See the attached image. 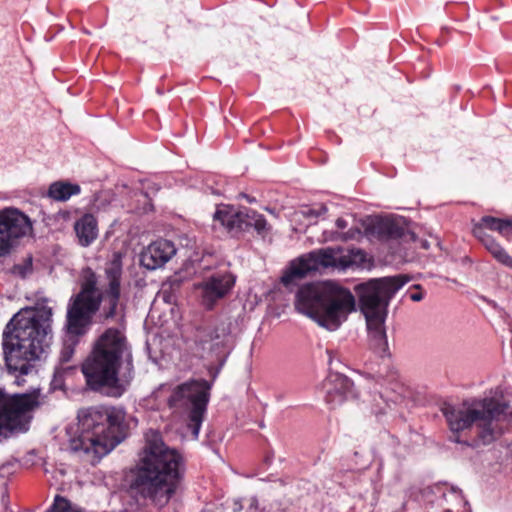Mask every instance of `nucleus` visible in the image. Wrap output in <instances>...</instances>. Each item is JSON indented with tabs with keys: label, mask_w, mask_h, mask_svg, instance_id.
Masks as SVG:
<instances>
[{
	"label": "nucleus",
	"mask_w": 512,
	"mask_h": 512,
	"mask_svg": "<svg viewBox=\"0 0 512 512\" xmlns=\"http://www.w3.org/2000/svg\"><path fill=\"white\" fill-rule=\"evenodd\" d=\"M499 232L502 236L509 238L512 236V220L499 219L492 216H484L481 219L480 226Z\"/></svg>",
	"instance_id": "nucleus-23"
},
{
	"label": "nucleus",
	"mask_w": 512,
	"mask_h": 512,
	"mask_svg": "<svg viewBox=\"0 0 512 512\" xmlns=\"http://www.w3.org/2000/svg\"><path fill=\"white\" fill-rule=\"evenodd\" d=\"M348 226V222L346 219L344 218H338L336 220V227L339 229V230H343L345 229L346 227Z\"/></svg>",
	"instance_id": "nucleus-28"
},
{
	"label": "nucleus",
	"mask_w": 512,
	"mask_h": 512,
	"mask_svg": "<svg viewBox=\"0 0 512 512\" xmlns=\"http://www.w3.org/2000/svg\"><path fill=\"white\" fill-rule=\"evenodd\" d=\"M405 283L402 276H390L370 279L355 286L373 347L381 356H385L388 350L385 330L388 306Z\"/></svg>",
	"instance_id": "nucleus-7"
},
{
	"label": "nucleus",
	"mask_w": 512,
	"mask_h": 512,
	"mask_svg": "<svg viewBox=\"0 0 512 512\" xmlns=\"http://www.w3.org/2000/svg\"><path fill=\"white\" fill-rule=\"evenodd\" d=\"M72 219V212L69 210H60L52 216L49 220H52L59 229L65 227Z\"/></svg>",
	"instance_id": "nucleus-26"
},
{
	"label": "nucleus",
	"mask_w": 512,
	"mask_h": 512,
	"mask_svg": "<svg viewBox=\"0 0 512 512\" xmlns=\"http://www.w3.org/2000/svg\"><path fill=\"white\" fill-rule=\"evenodd\" d=\"M361 235V231L358 228H350L347 232H337L331 240H342L347 241L351 239H356Z\"/></svg>",
	"instance_id": "nucleus-27"
},
{
	"label": "nucleus",
	"mask_w": 512,
	"mask_h": 512,
	"mask_svg": "<svg viewBox=\"0 0 512 512\" xmlns=\"http://www.w3.org/2000/svg\"><path fill=\"white\" fill-rule=\"evenodd\" d=\"M80 193L81 187L78 184L60 180L50 184L46 195L54 201L66 202L72 196L79 195Z\"/></svg>",
	"instance_id": "nucleus-21"
},
{
	"label": "nucleus",
	"mask_w": 512,
	"mask_h": 512,
	"mask_svg": "<svg viewBox=\"0 0 512 512\" xmlns=\"http://www.w3.org/2000/svg\"><path fill=\"white\" fill-rule=\"evenodd\" d=\"M327 211L326 206L319 205L318 207H303L295 213V217L302 216L308 220L309 224L315 222L318 217L325 214Z\"/></svg>",
	"instance_id": "nucleus-25"
},
{
	"label": "nucleus",
	"mask_w": 512,
	"mask_h": 512,
	"mask_svg": "<svg viewBox=\"0 0 512 512\" xmlns=\"http://www.w3.org/2000/svg\"><path fill=\"white\" fill-rule=\"evenodd\" d=\"M229 337V324L225 322L210 324L196 330L195 345L202 355L214 353L227 345Z\"/></svg>",
	"instance_id": "nucleus-15"
},
{
	"label": "nucleus",
	"mask_w": 512,
	"mask_h": 512,
	"mask_svg": "<svg viewBox=\"0 0 512 512\" xmlns=\"http://www.w3.org/2000/svg\"><path fill=\"white\" fill-rule=\"evenodd\" d=\"M474 233L481 239L485 248L493 255V257L497 261H499L500 263L507 267L512 268V258L510 257V255L498 242H496L490 236H481L482 228L480 225L478 227H475Z\"/></svg>",
	"instance_id": "nucleus-22"
},
{
	"label": "nucleus",
	"mask_w": 512,
	"mask_h": 512,
	"mask_svg": "<svg viewBox=\"0 0 512 512\" xmlns=\"http://www.w3.org/2000/svg\"><path fill=\"white\" fill-rule=\"evenodd\" d=\"M52 310L49 307L24 308L17 312L3 331V354L9 374L22 385L23 376L35 370L52 341Z\"/></svg>",
	"instance_id": "nucleus-1"
},
{
	"label": "nucleus",
	"mask_w": 512,
	"mask_h": 512,
	"mask_svg": "<svg viewBox=\"0 0 512 512\" xmlns=\"http://www.w3.org/2000/svg\"><path fill=\"white\" fill-rule=\"evenodd\" d=\"M379 232L386 234L390 238H398L403 234V228L397 222L391 219H382L379 221Z\"/></svg>",
	"instance_id": "nucleus-24"
},
{
	"label": "nucleus",
	"mask_w": 512,
	"mask_h": 512,
	"mask_svg": "<svg viewBox=\"0 0 512 512\" xmlns=\"http://www.w3.org/2000/svg\"><path fill=\"white\" fill-rule=\"evenodd\" d=\"M184 474L185 461L180 452L153 433L144 447L133 487L143 498L162 508L176 493Z\"/></svg>",
	"instance_id": "nucleus-4"
},
{
	"label": "nucleus",
	"mask_w": 512,
	"mask_h": 512,
	"mask_svg": "<svg viewBox=\"0 0 512 512\" xmlns=\"http://www.w3.org/2000/svg\"><path fill=\"white\" fill-rule=\"evenodd\" d=\"M31 219L14 207L0 209V257L10 253L21 238L32 235Z\"/></svg>",
	"instance_id": "nucleus-12"
},
{
	"label": "nucleus",
	"mask_w": 512,
	"mask_h": 512,
	"mask_svg": "<svg viewBox=\"0 0 512 512\" xmlns=\"http://www.w3.org/2000/svg\"><path fill=\"white\" fill-rule=\"evenodd\" d=\"M213 219L229 232H238L249 227L261 232L266 229L267 225L264 216L255 210L246 207L235 208L224 204L217 206Z\"/></svg>",
	"instance_id": "nucleus-13"
},
{
	"label": "nucleus",
	"mask_w": 512,
	"mask_h": 512,
	"mask_svg": "<svg viewBox=\"0 0 512 512\" xmlns=\"http://www.w3.org/2000/svg\"><path fill=\"white\" fill-rule=\"evenodd\" d=\"M97 280L93 273L86 277L82 284L81 292L76 296L73 304L67 312V331L71 343L64 344L60 354L62 362H68L74 353L75 336L85 332L89 325L92 315L99 309L102 296L96 287Z\"/></svg>",
	"instance_id": "nucleus-9"
},
{
	"label": "nucleus",
	"mask_w": 512,
	"mask_h": 512,
	"mask_svg": "<svg viewBox=\"0 0 512 512\" xmlns=\"http://www.w3.org/2000/svg\"><path fill=\"white\" fill-rule=\"evenodd\" d=\"M106 277L109 281V288L104 295L105 306L104 317L106 319L114 317L120 296V279L122 275V263L119 255H115L105 269Z\"/></svg>",
	"instance_id": "nucleus-17"
},
{
	"label": "nucleus",
	"mask_w": 512,
	"mask_h": 512,
	"mask_svg": "<svg viewBox=\"0 0 512 512\" xmlns=\"http://www.w3.org/2000/svg\"><path fill=\"white\" fill-rule=\"evenodd\" d=\"M234 506H235V507H234V511H238V510H240V508H241L240 506H238V504H237V503H235V504H234Z\"/></svg>",
	"instance_id": "nucleus-31"
},
{
	"label": "nucleus",
	"mask_w": 512,
	"mask_h": 512,
	"mask_svg": "<svg viewBox=\"0 0 512 512\" xmlns=\"http://www.w3.org/2000/svg\"><path fill=\"white\" fill-rule=\"evenodd\" d=\"M410 299H411L412 301L418 302V301H420V300H422V299H423V294H422L421 292L412 293V294L410 295Z\"/></svg>",
	"instance_id": "nucleus-29"
},
{
	"label": "nucleus",
	"mask_w": 512,
	"mask_h": 512,
	"mask_svg": "<svg viewBox=\"0 0 512 512\" xmlns=\"http://www.w3.org/2000/svg\"><path fill=\"white\" fill-rule=\"evenodd\" d=\"M74 230L81 246L87 247L98 236L97 220L92 214L87 213L75 222Z\"/></svg>",
	"instance_id": "nucleus-19"
},
{
	"label": "nucleus",
	"mask_w": 512,
	"mask_h": 512,
	"mask_svg": "<svg viewBox=\"0 0 512 512\" xmlns=\"http://www.w3.org/2000/svg\"><path fill=\"white\" fill-rule=\"evenodd\" d=\"M443 512H452L451 509H445Z\"/></svg>",
	"instance_id": "nucleus-32"
},
{
	"label": "nucleus",
	"mask_w": 512,
	"mask_h": 512,
	"mask_svg": "<svg viewBox=\"0 0 512 512\" xmlns=\"http://www.w3.org/2000/svg\"><path fill=\"white\" fill-rule=\"evenodd\" d=\"M175 254L176 248L173 242L159 239L144 249L140 255V262L148 270H155L163 267Z\"/></svg>",
	"instance_id": "nucleus-18"
},
{
	"label": "nucleus",
	"mask_w": 512,
	"mask_h": 512,
	"mask_svg": "<svg viewBox=\"0 0 512 512\" xmlns=\"http://www.w3.org/2000/svg\"><path fill=\"white\" fill-rule=\"evenodd\" d=\"M426 492H430L435 495L438 504L448 503L458 506L464 504L461 490L447 484L434 485L433 487L427 488Z\"/></svg>",
	"instance_id": "nucleus-20"
},
{
	"label": "nucleus",
	"mask_w": 512,
	"mask_h": 512,
	"mask_svg": "<svg viewBox=\"0 0 512 512\" xmlns=\"http://www.w3.org/2000/svg\"><path fill=\"white\" fill-rule=\"evenodd\" d=\"M327 354H328V356H329V364H331V362H332V354H333V352H332V351H330V350H327Z\"/></svg>",
	"instance_id": "nucleus-30"
},
{
	"label": "nucleus",
	"mask_w": 512,
	"mask_h": 512,
	"mask_svg": "<svg viewBox=\"0 0 512 512\" xmlns=\"http://www.w3.org/2000/svg\"><path fill=\"white\" fill-rule=\"evenodd\" d=\"M366 254L361 249H348L343 247H327L313 250L293 260L281 277L286 287L311 272L332 268L338 271L363 267Z\"/></svg>",
	"instance_id": "nucleus-8"
},
{
	"label": "nucleus",
	"mask_w": 512,
	"mask_h": 512,
	"mask_svg": "<svg viewBox=\"0 0 512 512\" xmlns=\"http://www.w3.org/2000/svg\"><path fill=\"white\" fill-rule=\"evenodd\" d=\"M125 410L115 406L82 408L77 414V426L67 429L69 448L74 452L92 453L101 458L123 439Z\"/></svg>",
	"instance_id": "nucleus-5"
},
{
	"label": "nucleus",
	"mask_w": 512,
	"mask_h": 512,
	"mask_svg": "<svg viewBox=\"0 0 512 512\" xmlns=\"http://www.w3.org/2000/svg\"><path fill=\"white\" fill-rule=\"evenodd\" d=\"M81 371L90 390L120 397L134 376L131 350L123 332L109 328L101 334Z\"/></svg>",
	"instance_id": "nucleus-2"
},
{
	"label": "nucleus",
	"mask_w": 512,
	"mask_h": 512,
	"mask_svg": "<svg viewBox=\"0 0 512 512\" xmlns=\"http://www.w3.org/2000/svg\"><path fill=\"white\" fill-rule=\"evenodd\" d=\"M235 284V277L229 272L215 273L196 285L200 291L201 302L212 309L216 302L225 297Z\"/></svg>",
	"instance_id": "nucleus-14"
},
{
	"label": "nucleus",
	"mask_w": 512,
	"mask_h": 512,
	"mask_svg": "<svg viewBox=\"0 0 512 512\" xmlns=\"http://www.w3.org/2000/svg\"><path fill=\"white\" fill-rule=\"evenodd\" d=\"M43 403L40 389L13 395L0 389V441L7 439L14 431H26L32 412Z\"/></svg>",
	"instance_id": "nucleus-10"
},
{
	"label": "nucleus",
	"mask_w": 512,
	"mask_h": 512,
	"mask_svg": "<svg viewBox=\"0 0 512 512\" xmlns=\"http://www.w3.org/2000/svg\"><path fill=\"white\" fill-rule=\"evenodd\" d=\"M355 307L351 291L333 281L306 284L296 293L295 309L330 331L337 330Z\"/></svg>",
	"instance_id": "nucleus-6"
},
{
	"label": "nucleus",
	"mask_w": 512,
	"mask_h": 512,
	"mask_svg": "<svg viewBox=\"0 0 512 512\" xmlns=\"http://www.w3.org/2000/svg\"><path fill=\"white\" fill-rule=\"evenodd\" d=\"M325 401L332 408L355 397L353 382L340 373H330L323 382Z\"/></svg>",
	"instance_id": "nucleus-16"
},
{
	"label": "nucleus",
	"mask_w": 512,
	"mask_h": 512,
	"mask_svg": "<svg viewBox=\"0 0 512 512\" xmlns=\"http://www.w3.org/2000/svg\"><path fill=\"white\" fill-rule=\"evenodd\" d=\"M212 384L204 379L187 381L178 385L168 398L171 409L185 413L190 421L192 434L198 437Z\"/></svg>",
	"instance_id": "nucleus-11"
},
{
	"label": "nucleus",
	"mask_w": 512,
	"mask_h": 512,
	"mask_svg": "<svg viewBox=\"0 0 512 512\" xmlns=\"http://www.w3.org/2000/svg\"><path fill=\"white\" fill-rule=\"evenodd\" d=\"M442 413L452 432V441L469 444L459 433L475 429V445H488L501 437L511 424L512 393L501 399L483 397L455 405L445 404Z\"/></svg>",
	"instance_id": "nucleus-3"
}]
</instances>
